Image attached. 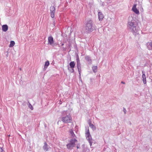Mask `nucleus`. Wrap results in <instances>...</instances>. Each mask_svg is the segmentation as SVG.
<instances>
[{
    "label": "nucleus",
    "mask_w": 152,
    "mask_h": 152,
    "mask_svg": "<svg viewBox=\"0 0 152 152\" xmlns=\"http://www.w3.org/2000/svg\"><path fill=\"white\" fill-rule=\"evenodd\" d=\"M127 26L129 30L135 36L139 34L140 28L138 23L135 18L132 15L129 17Z\"/></svg>",
    "instance_id": "obj_1"
},
{
    "label": "nucleus",
    "mask_w": 152,
    "mask_h": 152,
    "mask_svg": "<svg viewBox=\"0 0 152 152\" xmlns=\"http://www.w3.org/2000/svg\"><path fill=\"white\" fill-rule=\"evenodd\" d=\"M61 121L65 123L72 122V118L69 110H64L61 112Z\"/></svg>",
    "instance_id": "obj_2"
},
{
    "label": "nucleus",
    "mask_w": 152,
    "mask_h": 152,
    "mask_svg": "<svg viewBox=\"0 0 152 152\" xmlns=\"http://www.w3.org/2000/svg\"><path fill=\"white\" fill-rule=\"evenodd\" d=\"M96 26L92 20L89 19L85 23V29L87 33H90L96 30Z\"/></svg>",
    "instance_id": "obj_3"
},
{
    "label": "nucleus",
    "mask_w": 152,
    "mask_h": 152,
    "mask_svg": "<svg viewBox=\"0 0 152 152\" xmlns=\"http://www.w3.org/2000/svg\"><path fill=\"white\" fill-rule=\"evenodd\" d=\"M86 136L87 140L88 141L90 145L91 146L93 140L88 129L86 131Z\"/></svg>",
    "instance_id": "obj_4"
},
{
    "label": "nucleus",
    "mask_w": 152,
    "mask_h": 152,
    "mask_svg": "<svg viewBox=\"0 0 152 152\" xmlns=\"http://www.w3.org/2000/svg\"><path fill=\"white\" fill-rule=\"evenodd\" d=\"M50 16L52 18H53L55 16V8L54 6H51L50 7Z\"/></svg>",
    "instance_id": "obj_5"
},
{
    "label": "nucleus",
    "mask_w": 152,
    "mask_h": 152,
    "mask_svg": "<svg viewBox=\"0 0 152 152\" xmlns=\"http://www.w3.org/2000/svg\"><path fill=\"white\" fill-rule=\"evenodd\" d=\"M48 43L51 45L53 46V43L54 42L52 36H50L48 37Z\"/></svg>",
    "instance_id": "obj_6"
},
{
    "label": "nucleus",
    "mask_w": 152,
    "mask_h": 152,
    "mask_svg": "<svg viewBox=\"0 0 152 152\" xmlns=\"http://www.w3.org/2000/svg\"><path fill=\"white\" fill-rule=\"evenodd\" d=\"M136 4H134L132 8V10L135 13L137 14H138L139 13V12L138 10L136 8Z\"/></svg>",
    "instance_id": "obj_7"
},
{
    "label": "nucleus",
    "mask_w": 152,
    "mask_h": 152,
    "mask_svg": "<svg viewBox=\"0 0 152 152\" xmlns=\"http://www.w3.org/2000/svg\"><path fill=\"white\" fill-rule=\"evenodd\" d=\"M98 18L100 21L102 20L104 17L102 13L101 12H98Z\"/></svg>",
    "instance_id": "obj_8"
},
{
    "label": "nucleus",
    "mask_w": 152,
    "mask_h": 152,
    "mask_svg": "<svg viewBox=\"0 0 152 152\" xmlns=\"http://www.w3.org/2000/svg\"><path fill=\"white\" fill-rule=\"evenodd\" d=\"M85 59L87 62H88L90 64L91 63L92 59L91 58V57L89 56H86L85 57Z\"/></svg>",
    "instance_id": "obj_9"
},
{
    "label": "nucleus",
    "mask_w": 152,
    "mask_h": 152,
    "mask_svg": "<svg viewBox=\"0 0 152 152\" xmlns=\"http://www.w3.org/2000/svg\"><path fill=\"white\" fill-rule=\"evenodd\" d=\"M48 147L49 146L47 144V143L46 142H45L44 143V145L43 147V150L45 151H48L49 148H50L49 147Z\"/></svg>",
    "instance_id": "obj_10"
},
{
    "label": "nucleus",
    "mask_w": 152,
    "mask_h": 152,
    "mask_svg": "<svg viewBox=\"0 0 152 152\" xmlns=\"http://www.w3.org/2000/svg\"><path fill=\"white\" fill-rule=\"evenodd\" d=\"M77 141V140H76L75 138L74 139H72L70 141V142L72 145L74 147L75 146V142Z\"/></svg>",
    "instance_id": "obj_11"
},
{
    "label": "nucleus",
    "mask_w": 152,
    "mask_h": 152,
    "mask_svg": "<svg viewBox=\"0 0 152 152\" xmlns=\"http://www.w3.org/2000/svg\"><path fill=\"white\" fill-rule=\"evenodd\" d=\"M77 68L78 70V71L79 72V74L80 75V73L81 72V64L80 63H77Z\"/></svg>",
    "instance_id": "obj_12"
},
{
    "label": "nucleus",
    "mask_w": 152,
    "mask_h": 152,
    "mask_svg": "<svg viewBox=\"0 0 152 152\" xmlns=\"http://www.w3.org/2000/svg\"><path fill=\"white\" fill-rule=\"evenodd\" d=\"M8 29V27L7 25H4L2 26V30L4 31H7Z\"/></svg>",
    "instance_id": "obj_13"
},
{
    "label": "nucleus",
    "mask_w": 152,
    "mask_h": 152,
    "mask_svg": "<svg viewBox=\"0 0 152 152\" xmlns=\"http://www.w3.org/2000/svg\"><path fill=\"white\" fill-rule=\"evenodd\" d=\"M147 48L148 50H152V42L148 43Z\"/></svg>",
    "instance_id": "obj_14"
},
{
    "label": "nucleus",
    "mask_w": 152,
    "mask_h": 152,
    "mask_svg": "<svg viewBox=\"0 0 152 152\" xmlns=\"http://www.w3.org/2000/svg\"><path fill=\"white\" fill-rule=\"evenodd\" d=\"M69 132L70 135L71 136V137L72 138H74L76 137L75 135L74 134L73 130L72 129H70L69 130Z\"/></svg>",
    "instance_id": "obj_15"
},
{
    "label": "nucleus",
    "mask_w": 152,
    "mask_h": 152,
    "mask_svg": "<svg viewBox=\"0 0 152 152\" xmlns=\"http://www.w3.org/2000/svg\"><path fill=\"white\" fill-rule=\"evenodd\" d=\"M70 68L71 69L74 68L75 66V63L74 61H72L69 63Z\"/></svg>",
    "instance_id": "obj_16"
},
{
    "label": "nucleus",
    "mask_w": 152,
    "mask_h": 152,
    "mask_svg": "<svg viewBox=\"0 0 152 152\" xmlns=\"http://www.w3.org/2000/svg\"><path fill=\"white\" fill-rule=\"evenodd\" d=\"M49 65V62L48 61H47L45 62V64L44 65V70H45L47 68V67Z\"/></svg>",
    "instance_id": "obj_17"
},
{
    "label": "nucleus",
    "mask_w": 152,
    "mask_h": 152,
    "mask_svg": "<svg viewBox=\"0 0 152 152\" xmlns=\"http://www.w3.org/2000/svg\"><path fill=\"white\" fill-rule=\"evenodd\" d=\"M142 80L144 84L146 83V77L145 75H142Z\"/></svg>",
    "instance_id": "obj_18"
},
{
    "label": "nucleus",
    "mask_w": 152,
    "mask_h": 152,
    "mask_svg": "<svg viewBox=\"0 0 152 152\" xmlns=\"http://www.w3.org/2000/svg\"><path fill=\"white\" fill-rule=\"evenodd\" d=\"M93 71L96 73L97 72V66H93L92 67Z\"/></svg>",
    "instance_id": "obj_19"
},
{
    "label": "nucleus",
    "mask_w": 152,
    "mask_h": 152,
    "mask_svg": "<svg viewBox=\"0 0 152 152\" xmlns=\"http://www.w3.org/2000/svg\"><path fill=\"white\" fill-rule=\"evenodd\" d=\"M67 148L68 149H70L71 148L74 147L70 143H69L66 145Z\"/></svg>",
    "instance_id": "obj_20"
},
{
    "label": "nucleus",
    "mask_w": 152,
    "mask_h": 152,
    "mask_svg": "<svg viewBox=\"0 0 152 152\" xmlns=\"http://www.w3.org/2000/svg\"><path fill=\"white\" fill-rule=\"evenodd\" d=\"M89 126L93 130H95L96 129V127L92 124L90 123Z\"/></svg>",
    "instance_id": "obj_21"
},
{
    "label": "nucleus",
    "mask_w": 152,
    "mask_h": 152,
    "mask_svg": "<svg viewBox=\"0 0 152 152\" xmlns=\"http://www.w3.org/2000/svg\"><path fill=\"white\" fill-rule=\"evenodd\" d=\"M15 44V42L13 41H12L10 42V47H12Z\"/></svg>",
    "instance_id": "obj_22"
},
{
    "label": "nucleus",
    "mask_w": 152,
    "mask_h": 152,
    "mask_svg": "<svg viewBox=\"0 0 152 152\" xmlns=\"http://www.w3.org/2000/svg\"><path fill=\"white\" fill-rule=\"evenodd\" d=\"M28 107L31 110H33V107L32 106V105L30 103H29V105H28Z\"/></svg>",
    "instance_id": "obj_23"
},
{
    "label": "nucleus",
    "mask_w": 152,
    "mask_h": 152,
    "mask_svg": "<svg viewBox=\"0 0 152 152\" xmlns=\"http://www.w3.org/2000/svg\"><path fill=\"white\" fill-rule=\"evenodd\" d=\"M68 69L69 71L71 72H74V68L71 69H69V68H68Z\"/></svg>",
    "instance_id": "obj_24"
},
{
    "label": "nucleus",
    "mask_w": 152,
    "mask_h": 152,
    "mask_svg": "<svg viewBox=\"0 0 152 152\" xmlns=\"http://www.w3.org/2000/svg\"><path fill=\"white\" fill-rule=\"evenodd\" d=\"M77 63H80V60H79V58L78 56L77 58Z\"/></svg>",
    "instance_id": "obj_25"
},
{
    "label": "nucleus",
    "mask_w": 152,
    "mask_h": 152,
    "mask_svg": "<svg viewBox=\"0 0 152 152\" xmlns=\"http://www.w3.org/2000/svg\"><path fill=\"white\" fill-rule=\"evenodd\" d=\"M123 111L124 114H125L126 113V109L124 108Z\"/></svg>",
    "instance_id": "obj_26"
},
{
    "label": "nucleus",
    "mask_w": 152,
    "mask_h": 152,
    "mask_svg": "<svg viewBox=\"0 0 152 152\" xmlns=\"http://www.w3.org/2000/svg\"><path fill=\"white\" fill-rule=\"evenodd\" d=\"M4 151L2 149V148H0V152H3Z\"/></svg>",
    "instance_id": "obj_27"
},
{
    "label": "nucleus",
    "mask_w": 152,
    "mask_h": 152,
    "mask_svg": "<svg viewBox=\"0 0 152 152\" xmlns=\"http://www.w3.org/2000/svg\"><path fill=\"white\" fill-rule=\"evenodd\" d=\"M142 75H145V72L144 71H142Z\"/></svg>",
    "instance_id": "obj_28"
},
{
    "label": "nucleus",
    "mask_w": 152,
    "mask_h": 152,
    "mask_svg": "<svg viewBox=\"0 0 152 152\" xmlns=\"http://www.w3.org/2000/svg\"><path fill=\"white\" fill-rule=\"evenodd\" d=\"M121 83L124 84L125 83V82H124L123 81H121Z\"/></svg>",
    "instance_id": "obj_29"
},
{
    "label": "nucleus",
    "mask_w": 152,
    "mask_h": 152,
    "mask_svg": "<svg viewBox=\"0 0 152 152\" xmlns=\"http://www.w3.org/2000/svg\"><path fill=\"white\" fill-rule=\"evenodd\" d=\"M64 45V44L63 43H62V44H61V46H63Z\"/></svg>",
    "instance_id": "obj_30"
},
{
    "label": "nucleus",
    "mask_w": 152,
    "mask_h": 152,
    "mask_svg": "<svg viewBox=\"0 0 152 152\" xmlns=\"http://www.w3.org/2000/svg\"><path fill=\"white\" fill-rule=\"evenodd\" d=\"M19 69H20V70H21V68H20Z\"/></svg>",
    "instance_id": "obj_31"
},
{
    "label": "nucleus",
    "mask_w": 152,
    "mask_h": 152,
    "mask_svg": "<svg viewBox=\"0 0 152 152\" xmlns=\"http://www.w3.org/2000/svg\"><path fill=\"white\" fill-rule=\"evenodd\" d=\"M77 148H79V147L78 146H77Z\"/></svg>",
    "instance_id": "obj_32"
},
{
    "label": "nucleus",
    "mask_w": 152,
    "mask_h": 152,
    "mask_svg": "<svg viewBox=\"0 0 152 152\" xmlns=\"http://www.w3.org/2000/svg\"><path fill=\"white\" fill-rule=\"evenodd\" d=\"M64 49H65V48H63V49H64Z\"/></svg>",
    "instance_id": "obj_33"
},
{
    "label": "nucleus",
    "mask_w": 152,
    "mask_h": 152,
    "mask_svg": "<svg viewBox=\"0 0 152 152\" xmlns=\"http://www.w3.org/2000/svg\"><path fill=\"white\" fill-rule=\"evenodd\" d=\"M64 49H65V48H63V49H64Z\"/></svg>",
    "instance_id": "obj_34"
}]
</instances>
